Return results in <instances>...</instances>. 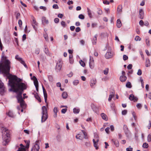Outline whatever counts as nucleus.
Listing matches in <instances>:
<instances>
[{
	"label": "nucleus",
	"mask_w": 151,
	"mask_h": 151,
	"mask_svg": "<svg viewBox=\"0 0 151 151\" xmlns=\"http://www.w3.org/2000/svg\"><path fill=\"white\" fill-rule=\"evenodd\" d=\"M144 22L142 20L140 21L139 22V24L140 26H143L144 25Z\"/></svg>",
	"instance_id": "obj_61"
},
{
	"label": "nucleus",
	"mask_w": 151,
	"mask_h": 151,
	"mask_svg": "<svg viewBox=\"0 0 151 151\" xmlns=\"http://www.w3.org/2000/svg\"><path fill=\"white\" fill-rule=\"evenodd\" d=\"M5 59L2 63H0V70L1 72L4 74V76H7V78L9 79L8 84L10 83L9 80L15 76L17 78H18L16 76L12 75L9 73L10 69L11 68V63L8 59H6L5 57Z\"/></svg>",
	"instance_id": "obj_2"
},
{
	"label": "nucleus",
	"mask_w": 151,
	"mask_h": 151,
	"mask_svg": "<svg viewBox=\"0 0 151 151\" xmlns=\"http://www.w3.org/2000/svg\"><path fill=\"white\" fill-rule=\"evenodd\" d=\"M25 147H20L18 148V150L17 151H25Z\"/></svg>",
	"instance_id": "obj_40"
},
{
	"label": "nucleus",
	"mask_w": 151,
	"mask_h": 151,
	"mask_svg": "<svg viewBox=\"0 0 151 151\" xmlns=\"http://www.w3.org/2000/svg\"><path fill=\"white\" fill-rule=\"evenodd\" d=\"M111 94H110L109 96V98L108 99V101H111V99L114 96V93L113 92L111 93Z\"/></svg>",
	"instance_id": "obj_23"
},
{
	"label": "nucleus",
	"mask_w": 151,
	"mask_h": 151,
	"mask_svg": "<svg viewBox=\"0 0 151 151\" xmlns=\"http://www.w3.org/2000/svg\"><path fill=\"white\" fill-rule=\"evenodd\" d=\"M101 116L103 119L106 120H107V116L104 113H102L101 114Z\"/></svg>",
	"instance_id": "obj_19"
},
{
	"label": "nucleus",
	"mask_w": 151,
	"mask_h": 151,
	"mask_svg": "<svg viewBox=\"0 0 151 151\" xmlns=\"http://www.w3.org/2000/svg\"><path fill=\"white\" fill-rule=\"evenodd\" d=\"M134 40L136 41H140L141 38L139 36H137L135 37Z\"/></svg>",
	"instance_id": "obj_50"
},
{
	"label": "nucleus",
	"mask_w": 151,
	"mask_h": 151,
	"mask_svg": "<svg viewBox=\"0 0 151 151\" xmlns=\"http://www.w3.org/2000/svg\"><path fill=\"white\" fill-rule=\"evenodd\" d=\"M150 61L149 59H147L146 60L145 66L146 67L150 66Z\"/></svg>",
	"instance_id": "obj_26"
},
{
	"label": "nucleus",
	"mask_w": 151,
	"mask_h": 151,
	"mask_svg": "<svg viewBox=\"0 0 151 151\" xmlns=\"http://www.w3.org/2000/svg\"><path fill=\"white\" fill-rule=\"evenodd\" d=\"M80 63L81 65L83 67H84L85 65V63L82 60H81L79 62Z\"/></svg>",
	"instance_id": "obj_42"
},
{
	"label": "nucleus",
	"mask_w": 151,
	"mask_h": 151,
	"mask_svg": "<svg viewBox=\"0 0 151 151\" xmlns=\"http://www.w3.org/2000/svg\"><path fill=\"white\" fill-rule=\"evenodd\" d=\"M136 106L138 108L140 109L142 107V105L138 103L137 105Z\"/></svg>",
	"instance_id": "obj_63"
},
{
	"label": "nucleus",
	"mask_w": 151,
	"mask_h": 151,
	"mask_svg": "<svg viewBox=\"0 0 151 151\" xmlns=\"http://www.w3.org/2000/svg\"><path fill=\"white\" fill-rule=\"evenodd\" d=\"M44 37L46 41H48V36L46 33L44 35Z\"/></svg>",
	"instance_id": "obj_44"
},
{
	"label": "nucleus",
	"mask_w": 151,
	"mask_h": 151,
	"mask_svg": "<svg viewBox=\"0 0 151 151\" xmlns=\"http://www.w3.org/2000/svg\"><path fill=\"white\" fill-rule=\"evenodd\" d=\"M32 79L33 80L34 84L35 86L36 90L37 91H38V81L36 77L34 76L32 78Z\"/></svg>",
	"instance_id": "obj_6"
},
{
	"label": "nucleus",
	"mask_w": 151,
	"mask_h": 151,
	"mask_svg": "<svg viewBox=\"0 0 151 151\" xmlns=\"http://www.w3.org/2000/svg\"><path fill=\"white\" fill-rule=\"evenodd\" d=\"M116 26L119 28H120L122 26L121 22V20L119 19H118L117 21Z\"/></svg>",
	"instance_id": "obj_17"
},
{
	"label": "nucleus",
	"mask_w": 151,
	"mask_h": 151,
	"mask_svg": "<svg viewBox=\"0 0 151 151\" xmlns=\"http://www.w3.org/2000/svg\"><path fill=\"white\" fill-rule=\"evenodd\" d=\"M126 86L128 88H131L132 87L131 83L128 82L127 83L126 85Z\"/></svg>",
	"instance_id": "obj_38"
},
{
	"label": "nucleus",
	"mask_w": 151,
	"mask_h": 151,
	"mask_svg": "<svg viewBox=\"0 0 151 151\" xmlns=\"http://www.w3.org/2000/svg\"><path fill=\"white\" fill-rule=\"evenodd\" d=\"M122 5H119L117 8V13L118 14H121L122 12Z\"/></svg>",
	"instance_id": "obj_12"
},
{
	"label": "nucleus",
	"mask_w": 151,
	"mask_h": 151,
	"mask_svg": "<svg viewBox=\"0 0 151 151\" xmlns=\"http://www.w3.org/2000/svg\"><path fill=\"white\" fill-rule=\"evenodd\" d=\"M68 94L66 92H64L62 94V96L63 99H66L68 97Z\"/></svg>",
	"instance_id": "obj_28"
},
{
	"label": "nucleus",
	"mask_w": 151,
	"mask_h": 151,
	"mask_svg": "<svg viewBox=\"0 0 151 151\" xmlns=\"http://www.w3.org/2000/svg\"><path fill=\"white\" fill-rule=\"evenodd\" d=\"M42 114L41 121L42 122H45L48 117L47 109L46 107L43 106L42 108Z\"/></svg>",
	"instance_id": "obj_4"
},
{
	"label": "nucleus",
	"mask_w": 151,
	"mask_h": 151,
	"mask_svg": "<svg viewBox=\"0 0 151 151\" xmlns=\"http://www.w3.org/2000/svg\"><path fill=\"white\" fill-rule=\"evenodd\" d=\"M94 137L95 138L94 139L97 142H98L99 141V139H98L99 136L97 134H94Z\"/></svg>",
	"instance_id": "obj_35"
},
{
	"label": "nucleus",
	"mask_w": 151,
	"mask_h": 151,
	"mask_svg": "<svg viewBox=\"0 0 151 151\" xmlns=\"http://www.w3.org/2000/svg\"><path fill=\"white\" fill-rule=\"evenodd\" d=\"M42 23L44 25L45 24H48V21L46 19V18L45 17H43L42 18Z\"/></svg>",
	"instance_id": "obj_14"
},
{
	"label": "nucleus",
	"mask_w": 151,
	"mask_h": 151,
	"mask_svg": "<svg viewBox=\"0 0 151 151\" xmlns=\"http://www.w3.org/2000/svg\"><path fill=\"white\" fill-rule=\"evenodd\" d=\"M87 12H88V14L89 16V17L90 18H92L93 17H92V14H91V11L90 10V9L88 8H87Z\"/></svg>",
	"instance_id": "obj_20"
},
{
	"label": "nucleus",
	"mask_w": 151,
	"mask_h": 151,
	"mask_svg": "<svg viewBox=\"0 0 151 151\" xmlns=\"http://www.w3.org/2000/svg\"><path fill=\"white\" fill-rule=\"evenodd\" d=\"M62 66V63L61 62V60H59L56 64V68L57 69L60 70L61 69Z\"/></svg>",
	"instance_id": "obj_8"
},
{
	"label": "nucleus",
	"mask_w": 151,
	"mask_h": 151,
	"mask_svg": "<svg viewBox=\"0 0 151 151\" xmlns=\"http://www.w3.org/2000/svg\"><path fill=\"white\" fill-rule=\"evenodd\" d=\"M48 78L49 81L50 82H52L53 81V78L52 76L49 75L48 76Z\"/></svg>",
	"instance_id": "obj_39"
},
{
	"label": "nucleus",
	"mask_w": 151,
	"mask_h": 151,
	"mask_svg": "<svg viewBox=\"0 0 151 151\" xmlns=\"http://www.w3.org/2000/svg\"><path fill=\"white\" fill-rule=\"evenodd\" d=\"M78 18L81 19H83L85 18V17L83 15L80 14L79 15Z\"/></svg>",
	"instance_id": "obj_46"
},
{
	"label": "nucleus",
	"mask_w": 151,
	"mask_h": 151,
	"mask_svg": "<svg viewBox=\"0 0 151 151\" xmlns=\"http://www.w3.org/2000/svg\"><path fill=\"white\" fill-rule=\"evenodd\" d=\"M24 141L25 143H26V145L25 147L26 148H28L29 147V145L30 141L29 140H27H27H24Z\"/></svg>",
	"instance_id": "obj_36"
},
{
	"label": "nucleus",
	"mask_w": 151,
	"mask_h": 151,
	"mask_svg": "<svg viewBox=\"0 0 151 151\" xmlns=\"http://www.w3.org/2000/svg\"><path fill=\"white\" fill-rule=\"evenodd\" d=\"M9 80L10 83L9 85L11 87L10 90L17 93L16 97L18 102L20 103V107L24 109L25 107V105L22 99V94L23 91L26 89V85L25 83L21 82L22 80L20 78H17L15 76Z\"/></svg>",
	"instance_id": "obj_1"
},
{
	"label": "nucleus",
	"mask_w": 151,
	"mask_h": 151,
	"mask_svg": "<svg viewBox=\"0 0 151 151\" xmlns=\"http://www.w3.org/2000/svg\"><path fill=\"white\" fill-rule=\"evenodd\" d=\"M96 82V80L95 79H92L91 80L90 82V85L92 88L94 87V86L95 85Z\"/></svg>",
	"instance_id": "obj_11"
},
{
	"label": "nucleus",
	"mask_w": 151,
	"mask_h": 151,
	"mask_svg": "<svg viewBox=\"0 0 151 151\" xmlns=\"http://www.w3.org/2000/svg\"><path fill=\"white\" fill-rule=\"evenodd\" d=\"M89 67L91 69H93L94 68V62H89Z\"/></svg>",
	"instance_id": "obj_32"
},
{
	"label": "nucleus",
	"mask_w": 151,
	"mask_h": 151,
	"mask_svg": "<svg viewBox=\"0 0 151 151\" xmlns=\"http://www.w3.org/2000/svg\"><path fill=\"white\" fill-rule=\"evenodd\" d=\"M67 110V109H63L61 110V112L63 114H65Z\"/></svg>",
	"instance_id": "obj_56"
},
{
	"label": "nucleus",
	"mask_w": 151,
	"mask_h": 151,
	"mask_svg": "<svg viewBox=\"0 0 151 151\" xmlns=\"http://www.w3.org/2000/svg\"><path fill=\"white\" fill-rule=\"evenodd\" d=\"M2 130L3 144L4 145H6L9 141L10 133L6 128H2Z\"/></svg>",
	"instance_id": "obj_3"
},
{
	"label": "nucleus",
	"mask_w": 151,
	"mask_h": 151,
	"mask_svg": "<svg viewBox=\"0 0 151 151\" xmlns=\"http://www.w3.org/2000/svg\"><path fill=\"white\" fill-rule=\"evenodd\" d=\"M44 52L47 55H50L49 52L48 48L46 47V46H45V50H44Z\"/></svg>",
	"instance_id": "obj_22"
},
{
	"label": "nucleus",
	"mask_w": 151,
	"mask_h": 151,
	"mask_svg": "<svg viewBox=\"0 0 151 151\" xmlns=\"http://www.w3.org/2000/svg\"><path fill=\"white\" fill-rule=\"evenodd\" d=\"M35 98L37 99V100L38 101L40 102L41 101V100L40 99V97L38 95L37 93H36L35 94Z\"/></svg>",
	"instance_id": "obj_27"
},
{
	"label": "nucleus",
	"mask_w": 151,
	"mask_h": 151,
	"mask_svg": "<svg viewBox=\"0 0 151 151\" xmlns=\"http://www.w3.org/2000/svg\"><path fill=\"white\" fill-rule=\"evenodd\" d=\"M98 35H95L94 38L93 39L92 42V43L93 44H96V41L97 40V37Z\"/></svg>",
	"instance_id": "obj_24"
},
{
	"label": "nucleus",
	"mask_w": 151,
	"mask_h": 151,
	"mask_svg": "<svg viewBox=\"0 0 151 151\" xmlns=\"http://www.w3.org/2000/svg\"><path fill=\"white\" fill-rule=\"evenodd\" d=\"M139 17L141 19H143L144 17V12L142 9H140L139 11Z\"/></svg>",
	"instance_id": "obj_10"
},
{
	"label": "nucleus",
	"mask_w": 151,
	"mask_h": 151,
	"mask_svg": "<svg viewBox=\"0 0 151 151\" xmlns=\"http://www.w3.org/2000/svg\"><path fill=\"white\" fill-rule=\"evenodd\" d=\"M132 114L134 119L136 120L137 119V117L136 116L135 113L134 111L132 112Z\"/></svg>",
	"instance_id": "obj_49"
},
{
	"label": "nucleus",
	"mask_w": 151,
	"mask_h": 151,
	"mask_svg": "<svg viewBox=\"0 0 151 151\" xmlns=\"http://www.w3.org/2000/svg\"><path fill=\"white\" fill-rule=\"evenodd\" d=\"M109 72V69L108 68H106L104 71V73L105 75H107L108 73Z\"/></svg>",
	"instance_id": "obj_43"
},
{
	"label": "nucleus",
	"mask_w": 151,
	"mask_h": 151,
	"mask_svg": "<svg viewBox=\"0 0 151 151\" xmlns=\"http://www.w3.org/2000/svg\"><path fill=\"white\" fill-rule=\"evenodd\" d=\"M42 87L44 96H45V95H47L46 90L43 86H42Z\"/></svg>",
	"instance_id": "obj_47"
},
{
	"label": "nucleus",
	"mask_w": 151,
	"mask_h": 151,
	"mask_svg": "<svg viewBox=\"0 0 151 151\" xmlns=\"http://www.w3.org/2000/svg\"><path fill=\"white\" fill-rule=\"evenodd\" d=\"M32 25L34 29L36 30L37 29V26L38 23L36 22L35 18L32 17Z\"/></svg>",
	"instance_id": "obj_7"
},
{
	"label": "nucleus",
	"mask_w": 151,
	"mask_h": 151,
	"mask_svg": "<svg viewBox=\"0 0 151 151\" xmlns=\"http://www.w3.org/2000/svg\"><path fill=\"white\" fill-rule=\"evenodd\" d=\"M80 111V109L74 108L73 109V112L74 114H78Z\"/></svg>",
	"instance_id": "obj_31"
},
{
	"label": "nucleus",
	"mask_w": 151,
	"mask_h": 151,
	"mask_svg": "<svg viewBox=\"0 0 151 151\" xmlns=\"http://www.w3.org/2000/svg\"><path fill=\"white\" fill-rule=\"evenodd\" d=\"M97 13L99 15H101L102 14V11L100 9H98V11Z\"/></svg>",
	"instance_id": "obj_41"
},
{
	"label": "nucleus",
	"mask_w": 151,
	"mask_h": 151,
	"mask_svg": "<svg viewBox=\"0 0 151 151\" xmlns=\"http://www.w3.org/2000/svg\"><path fill=\"white\" fill-rule=\"evenodd\" d=\"M92 108L93 111L95 112H97L98 111V108L97 107L94 106H92Z\"/></svg>",
	"instance_id": "obj_30"
},
{
	"label": "nucleus",
	"mask_w": 151,
	"mask_h": 151,
	"mask_svg": "<svg viewBox=\"0 0 151 151\" xmlns=\"http://www.w3.org/2000/svg\"><path fill=\"white\" fill-rule=\"evenodd\" d=\"M127 110H125L122 111V114L123 115H125L127 114Z\"/></svg>",
	"instance_id": "obj_60"
},
{
	"label": "nucleus",
	"mask_w": 151,
	"mask_h": 151,
	"mask_svg": "<svg viewBox=\"0 0 151 151\" xmlns=\"http://www.w3.org/2000/svg\"><path fill=\"white\" fill-rule=\"evenodd\" d=\"M128 59V57L125 55H123V60H127Z\"/></svg>",
	"instance_id": "obj_58"
},
{
	"label": "nucleus",
	"mask_w": 151,
	"mask_h": 151,
	"mask_svg": "<svg viewBox=\"0 0 151 151\" xmlns=\"http://www.w3.org/2000/svg\"><path fill=\"white\" fill-rule=\"evenodd\" d=\"M109 129L110 128L109 127H107L105 129V131L106 132L107 134H109Z\"/></svg>",
	"instance_id": "obj_64"
},
{
	"label": "nucleus",
	"mask_w": 151,
	"mask_h": 151,
	"mask_svg": "<svg viewBox=\"0 0 151 151\" xmlns=\"http://www.w3.org/2000/svg\"><path fill=\"white\" fill-rule=\"evenodd\" d=\"M93 143L94 146L95 147L96 150L98 149V147L97 146L98 142H97L95 140V139H93Z\"/></svg>",
	"instance_id": "obj_25"
},
{
	"label": "nucleus",
	"mask_w": 151,
	"mask_h": 151,
	"mask_svg": "<svg viewBox=\"0 0 151 151\" xmlns=\"http://www.w3.org/2000/svg\"><path fill=\"white\" fill-rule=\"evenodd\" d=\"M137 74L139 76H140L142 75V71L140 69H139L137 73Z\"/></svg>",
	"instance_id": "obj_53"
},
{
	"label": "nucleus",
	"mask_w": 151,
	"mask_h": 151,
	"mask_svg": "<svg viewBox=\"0 0 151 151\" xmlns=\"http://www.w3.org/2000/svg\"><path fill=\"white\" fill-rule=\"evenodd\" d=\"M142 147L145 148H147L148 147V144L146 142L144 143L142 145Z\"/></svg>",
	"instance_id": "obj_37"
},
{
	"label": "nucleus",
	"mask_w": 151,
	"mask_h": 151,
	"mask_svg": "<svg viewBox=\"0 0 151 151\" xmlns=\"http://www.w3.org/2000/svg\"><path fill=\"white\" fill-rule=\"evenodd\" d=\"M147 141L148 142L151 141V134H149L147 137Z\"/></svg>",
	"instance_id": "obj_48"
},
{
	"label": "nucleus",
	"mask_w": 151,
	"mask_h": 151,
	"mask_svg": "<svg viewBox=\"0 0 151 151\" xmlns=\"http://www.w3.org/2000/svg\"><path fill=\"white\" fill-rule=\"evenodd\" d=\"M112 55L110 52H107L105 55V57L106 59H109L112 57Z\"/></svg>",
	"instance_id": "obj_13"
},
{
	"label": "nucleus",
	"mask_w": 151,
	"mask_h": 151,
	"mask_svg": "<svg viewBox=\"0 0 151 151\" xmlns=\"http://www.w3.org/2000/svg\"><path fill=\"white\" fill-rule=\"evenodd\" d=\"M76 138L82 140L83 139V137L80 134H78L76 136Z\"/></svg>",
	"instance_id": "obj_33"
},
{
	"label": "nucleus",
	"mask_w": 151,
	"mask_h": 151,
	"mask_svg": "<svg viewBox=\"0 0 151 151\" xmlns=\"http://www.w3.org/2000/svg\"><path fill=\"white\" fill-rule=\"evenodd\" d=\"M112 141L114 142V144L116 147H118L119 146V143L117 140L112 139Z\"/></svg>",
	"instance_id": "obj_18"
},
{
	"label": "nucleus",
	"mask_w": 151,
	"mask_h": 151,
	"mask_svg": "<svg viewBox=\"0 0 151 151\" xmlns=\"http://www.w3.org/2000/svg\"><path fill=\"white\" fill-rule=\"evenodd\" d=\"M127 77L124 76H121L120 77V80L122 82H124L126 81L127 79Z\"/></svg>",
	"instance_id": "obj_15"
},
{
	"label": "nucleus",
	"mask_w": 151,
	"mask_h": 151,
	"mask_svg": "<svg viewBox=\"0 0 151 151\" xmlns=\"http://www.w3.org/2000/svg\"><path fill=\"white\" fill-rule=\"evenodd\" d=\"M129 99L131 101H133L134 102L137 101L138 99L136 97H135L132 94H131L129 95Z\"/></svg>",
	"instance_id": "obj_9"
},
{
	"label": "nucleus",
	"mask_w": 151,
	"mask_h": 151,
	"mask_svg": "<svg viewBox=\"0 0 151 151\" xmlns=\"http://www.w3.org/2000/svg\"><path fill=\"white\" fill-rule=\"evenodd\" d=\"M56 139L58 141L60 142L61 140V137L60 135H58L56 136Z\"/></svg>",
	"instance_id": "obj_55"
},
{
	"label": "nucleus",
	"mask_w": 151,
	"mask_h": 151,
	"mask_svg": "<svg viewBox=\"0 0 151 151\" xmlns=\"http://www.w3.org/2000/svg\"><path fill=\"white\" fill-rule=\"evenodd\" d=\"M132 67V65L131 64H129L127 67V68L128 69H131Z\"/></svg>",
	"instance_id": "obj_62"
},
{
	"label": "nucleus",
	"mask_w": 151,
	"mask_h": 151,
	"mask_svg": "<svg viewBox=\"0 0 151 151\" xmlns=\"http://www.w3.org/2000/svg\"><path fill=\"white\" fill-rule=\"evenodd\" d=\"M8 116L11 117H13L14 115L13 114L12 112L11 111H9L8 113Z\"/></svg>",
	"instance_id": "obj_34"
},
{
	"label": "nucleus",
	"mask_w": 151,
	"mask_h": 151,
	"mask_svg": "<svg viewBox=\"0 0 151 151\" xmlns=\"http://www.w3.org/2000/svg\"><path fill=\"white\" fill-rule=\"evenodd\" d=\"M61 25L62 26H63V27H65V26H66V24L65 22L63 21H62L61 22Z\"/></svg>",
	"instance_id": "obj_57"
},
{
	"label": "nucleus",
	"mask_w": 151,
	"mask_h": 151,
	"mask_svg": "<svg viewBox=\"0 0 151 151\" xmlns=\"http://www.w3.org/2000/svg\"><path fill=\"white\" fill-rule=\"evenodd\" d=\"M126 150L127 151H132L133 148L130 146H129L128 148H126Z\"/></svg>",
	"instance_id": "obj_51"
},
{
	"label": "nucleus",
	"mask_w": 151,
	"mask_h": 151,
	"mask_svg": "<svg viewBox=\"0 0 151 151\" xmlns=\"http://www.w3.org/2000/svg\"><path fill=\"white\" fill-rule=\"evenodd\" d=\"M52 7L55 9H58L59 8V7L57 4H54L52 6Z\"/></svg>",
	"instance_id": "obj_54"
},
{
	"label": "nucleus",
	"mask_w": 151,
	"mask_h": 151,
	"mask_svg": "<svg viewBox=\"0 0 151 151\" xmlns=\"http://www.w3.org/2000/svg\"><path fill=\"white\" fill-rule=\"evenodd\" d=\"M85 145L87 147H89L90 146V144L89 141L86 142L85 143Z\"/></svg>",
	"instance_id": "obj_52"
},
{
	"label": "nucleus",
	"mask_w": 151,
	"mask_h": 151,
	"mask_svg": "<svg viewBox=\"0 0 151 151\" xmlns=\"http://www.w3.org/2000/svg\"><path fill=\"white\" fill-rule=\"evenodd\" d=\"M15 59L19 61L21 63H24V61L22 60V58L19 57L18 55H17L16 56Z\"/></svg>",
	"instance_id": "obj_16"
},
{
	"label": "nucleus",
	"mask_w": 151,
	"mask_h": 151,
	"mask_svg": "<svg viewBox=\"0 0 151 151\" xmlns=\"http://www.w3.org/2000/svg\"><path fill=\"white\" fill-rule=\"evenodd\" d=\"M38 142L39 141H36L35 145L31 149V151H39L40 147Z\"/></svg>",
	"instance_id": "obj_5"
},
{
	"label": "nucleus",
	"mask_w": 151,
	"mask_h": 151,
	"mask_svg": "<svg viewBox=\"0 0 151 151\" xmlns=\"http://www.w3.org/2000/svg\"><path fill=\"white\" fill-rule=\"evenodd\" d=\"M5 91V88L4 86L1 88H0V94L2 95Z\"/></svg>",
	"instance_id": "obj_29"
},
{
	"label": "nucleus",
	"mask_w": 151,
	"mask_h": 151,
	"mask_svg": "<svg viewBox=\"0 0 151 151\" xmlns=\"http://www.w3.org/2000/svg\"><path fill=\"white\" fill-rule=\"evenodd\" d=\"M35 53L37 54H38L40 53V49L37 48L35 50Z\"/></svg>",
	"instance_id": "obj_59"
},
{
	"label": "nucleus",
	"mask_w": 151,
	"mask_h": 151,
	"mask_svg": "<svg viewBox=\"0 0 151 151\" xmlns=\"http://www.w3.org/2000/svg\"><path fill=\"white\" fill-rule=\"evenodd\" d=\"M79 83V81L78 80H75L73 82V83L74 85H77Z\"/></svg>",
	"instance_id": "obj_45"
},
{
	"label": "nucleus",
	"mask_w": 151,
	"mask_h": 151,
	"mask_svg": "<svg viewBox=\"0 0 151 151\" xmlns=\"http://www.w3.org/2000/svg\"><path fill=\"white\" fill-rule=\"evenodd\" d=\"M123 128L125 134L129 132V130L127 126L126 125H124Z\"/></svg>",
	"instance_id": "obj_21"
}]
</instances>
